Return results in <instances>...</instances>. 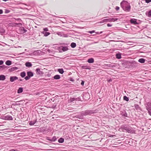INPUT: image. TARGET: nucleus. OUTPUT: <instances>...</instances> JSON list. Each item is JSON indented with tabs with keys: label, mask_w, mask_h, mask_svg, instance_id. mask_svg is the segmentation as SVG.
<instances>
[{
	"label": "nucleus",
	"mask_w": 151,
	"mask_h": 151,
	"mask_svg": "<svg viewBox=\"0 0 151 151\" xmlns=\"http://www.w3.org/2000/svg\"><path fill=\"white\" fill-rule=\"evenodd\" d=\"M1 69H5L7 68V66H6L4 65H3L2 66H1Z\"/></svg>",
	"instance_id": "79ce46f5"
},
{
	"label": "nucleus",
	"mask_w": 151,
	"mask_h": 151,
	"mask_svg": "<svg viewBox=\"0 0 151 151\" xmlns=\"http://www.w3.org/2000/svg\"><path fill=\"white\" fill-rule=\"evenodd\" d=\"M30 78V77L27 76L25 77L24 78L26 80H29Z\"/></svg>",
	"instance_id": "a19ab883"
},
{
	"label": "nucleus",
	"mask_w": 151,
	"mask_h": 151,
	"mask_svg": "<svg viewBox=\"0 0 151 151\" xmlns=\"http://www.w3.org/2000/svg\"><path fill=\"white\" fill-rule=\"evenodd\" d=\"M18 68L17 67H13L9 68L8 70L9 72H13L14 70H16L18 69Z\"/></svg>",
	"instance_id": "6e6552de"
},
{
	"label": "nucleus",
	"mask_w": 151,
	"mask_h": 151,
	"mask_svg": "<svg viewBox=\"0 0 151 151\" xmlns=\"http://www.w3.org/2000/svg\"><path fill=\"white\" fill-rule=\"evenodd\" d=\"M95 113V111L92 110H86L81 111V114L83 116L87 115H90L94 113Z\"/></svg>",
	"instance_id": "f03ea898"
},
{
	"label": "nucleus",
	"mask_w": 151,
	"mask_h": 151,
	"mask_svg": "<svg viewBox=\"0 0 151 151\" xmlns=\"http://www.w3.org/2000/svg\"><path fill=\"white\" fill-rule=\"evenodd\" d=\"M145 60L144 58H140L138 60V61L141 63H144L145 62Z\"/></svg>",
	"instance_id": "6ab92c4d"
},
{
	"label": "nucleus",
	"mask_w": 151,
	"mask_h": 151,
	"mask_svg": "<svg viewBox=\"0 0 151 151\" xmlns=\"http://www.w3.org/2000/svg\"><path fill=\"white\" fill-rule=\"evenodd\" d=\"M36 122L31 121L29 123V124L30 125H32L34 124Z\"/></svg>",
	"instance_id": "e433bc0d"
},
{
	"label": "nucleus",
	"mask_w": 151,
	"mask_h": 151,
	"mask_svg": "<svg viewBox=\"0 0 151 151\" xmlns=\"http://www.w3.org/2000/svg\"><path fill=\"white\" fill-rule=\"evenodd\" d=\"M38 68H37L36 70V71L37 73L38 72Z\"/></svg>",
	"instance_id": "4d7b16f0"
},
{
	"label": "nucleus",
	"mask_w": 151,
	"mask_h": 151,
	"mask_svg": "<svg viewBox=\"0 0 151 151\" xmlns=\"http://www.w3.org/2000/svg\"><path fill=\"white\" fill-rule=\"evenodd\" d=\"M123 99L127 101H128L129 100V98L126 96H124L123 97Z\"/></svg>",
	"instance_id": "f704fd0d"
},
{
	"label": "nucleus",
	"mask_w": 151,
	"mask_h": 151,
	"mask_svg": "<svg viewBox=\"0 0 151 151\" xmlns=\"http://www.w3.org/2000/svg\"><path fill=\"white\" fill-rule=\"evenodd\" d=\"M43 31L46 32L48 31V29L47 28H45L43 29Z\"/></svg>",
	"instance_id": "37998d69"
},
{
	"label": "nucleus",
	"mask_w": 151,
	"mask_h": 151,
	"mask_svg": "<svg viewBox=\"0 0 151 151\" xmlns=\"http://www.w3.org/2000/svg\"><path fill=\"white\" fill-rule=\"evenodd\" d=\"M53 78L54 79L57 80L60 79V76L59 75H55L54 77Z\"/></svg>",
	"instance_id": "412c9836"
},
{
	"label": "nucleus",
	"mask_w": 151,
	"mask_h": 151,
	"mask_svg": "<svg viewBox=\"0 0 151 151\" xmlns=\"http://www.w3.org/2000/svg\"><path fill=\"white\" fill-rule=\"evenodd\" d=\"M107 25L108 27H111L112 26V24L110 23L107 24Z\"/></svg>",
	"instance_id": "49530a36"
},
{
	"label": "nucleus",
	"mask_w": 151,
	"mask_h": 151,
	"mask_svg": "<svg viewBox=\"0 0 151 151\" xmlns=\"http://www.w3.org/2000/svg\"><path fill=\"white\" fill-rule=\"evenodd\" d=\"M50 75H51V74H48L47 75V76L48 77H50Z\"/></svg>",
	"instance_id": "5fc2aeb1"
},
{
	"label": "nucleus",
	"mask_w": 151,
	"mask_h": 151,
	"mask_svg": "<svg viewBox=\"0 0 151 151\" xmlns=\"http://www.w3.org/2000/svg\"><path fill=\"white\" fill-rule=\"evenodd\" d=\"M102 33V32H100V33H99V34H101Z\"/></svg>",
	"instance_id": "69168bd1"
},
{
	"label": "nucleus",
	"mask_w": 151,
	"mask_h": 151,
	"mask_svg": "<svg viewBox=\"0 0 151 151\" xmlns=\"http://www.w3.org/2000/svg\"><path fill=\"white\" fill-rule=\"evenodd\" d=\"M76 117L79 119H83V116L81 114L80 115H78L76 116Z\"/></svg>",
	"instance_id": "b1692460"
},
{
	"label": "nucleus",
	"mask_w": 151,
	"mask_h": 151,
	"mask_svg": "<svg viewBox=\"0 0 151 151\" xmlns=\"http://www.w3.org/2000/svg\"><path fill=\"white\" fill-rule=\"evenodd\" d=\"M121 114L123 116L127 117V114L125 111H122L121 112Z\"/></svg>",
	"instance_id": "ddd939ff"
},
{
	"label": "nucleus",
	"mask_w": 151,
	"mask_h": 151,
	"mask_svg": "<svg viewBox=\"0 0 151 151\" xmlns=\"http://www.w3.org/2000/svg\"><path fill=\"white\" fill-rule=\"evenodd\" d=\"M19 24H22L21 23H11L9 24V25L10 26L12 27H16L17 25Z\"/></svg>",
	"instance_id": "4468645a"
},
{
	"label": "nucleus",
	"mask_w": 151,
	"mask_h": 151,
	"mask_svg": "<svg viewBox=\"0 0 151 151\" xmlns=\"http://www.w3.org/2000/svg\"><path fill=\"white\" fill-rule=\"evenodd\" d=\"M5 64L7 65H10L12 64V61L9 60H7Z\"/></svg>",
	"instance_id": "aec40b11"
},
{
	"label": "nucleus",
	"mask_w": 151,
	"mask_h": 151,
	"mask_svg": "<svg viewBox=\"0 0 151 151\" xmlns=\"http://www.w3.org/2000/svg\"><path fill=\"white\" fill-rule=\"evenodd\" d=\"M145 14L147 16L151 18V10L146 12Z\"/></svg>",
	"instance_id": "f8f14e48"
},
{
	"label": "nucleus",
	"mask_w": 151,
	"mask_h": 151,
	"mask_svg": "<svg viewBox=\"0 0 151 151\" xmlns=\"http://www.w3.org/2000/svg\"><path fill=\"white\" fill-rule=\"evenodd\" d=\"M118 19L117 18H108L104 19L100 22V23H102L105 22H114L116 21Z\"/></svg>",
	"instance_id": "20e7f679"
},
{
	"label": "nucleus",
	"mask_w": 151,
	"mask_h": 151,
	"mask_svg": "<svg viewBox=\"0 0 151 151\" xmlns=\"http://www.w3.org/2000/svg\"><path fill=\"white\" fill-rule=\"evenodd\" d=\"M19 81H22V79H19Z\"/></svg>",
	"instance_id": "680f3d73"
},
{
	"label": "nucleus",
	"mask_w": 151,
	"mask_h": 151,
	"mask_svg": "<svg viewBox=\"0 0 151 151\" xmlns=\"http://www.w3.org/2000/svg\"><path fill=\"white\" fill-rule=\"evenodd\" d=\"M130 23L131 24H138V23L137 22V19H131L130 20Z\"/></svg>",
	"instance_id": "0eeeda50"
},
{
	"label": "nucleus",
	"mask_w": 151,
	"mask_h": 151,
	"mask_svg": "<svg viewBox=\"0 0 151 151\" xmlns=\"http://www.w3.org/2000/svg\"><path fill=\"white\" fill-rule=\"evenodd\" d=\"M116 58L119 59L121 58V56L120 53H117L116 54Z\"/></svg>",
	"instance_id": "a878e982"
},
{
	"label": "nucleus",
	"mask_w": 151,
	"mask_h": 151,
	"mask_svg": "<svg viewBox=\"0 0 151 151\" xmlns=\"http://www.w3.org/2000/svg\"><path fill=\"white\" fill-rule=\"evenodd\" d=\"M41 33L43 34L44 35V36L45 37H47L49 35H50V32H45L44 31H43Z\"/></svg>",
	"instance_id": "1a4fd4ad"
},
{
	"label": "nucleus",
	"mask_w": 151,
	"mask_h": 151,
	"mask_svg": "<svg viewBox=\"0 0 151 151\" xmlns=\"http://www.w3.org/2000/svg\"><path fill=\"white\" fill-rule=\"evenodd\" d=\"M70 81H73V79H71Z\"/></svg>",
	"instance_id": "0e129e2a"
},
{
	"label": "nucleus",
	"mask_w": 151,
	"mask_h": 151,
	"mask_svg": "<svg viewBox=\"0 0 151 151\" xmlns=\"http://www.w3.org/2000/svg\"><path fill=\"white\" fill-rule=\"evenodd\" d=\"M20 101H16V102H17V103H13L12 104V105H14V106H19L20 104V103H18V102Z\"/></svg>",
	"instance_id": "72a5a7b5"
},
{
	"label": "nucleus",
	"mask_w": 151,
	"mask_h": 151,
	"mask_svg": "<svg viewBox=\"0 0 151 151\" xmlns=\"http://www.w3.org/2000/svg\"><path fill=\"white\" fill-rule=\"evenodd\" d=\"M134 107L135 109L137 110L139 109L140 108L139 106L137 104H135L134 105Z\"/></svg>",
	"instance_id": "58836bf2"
},
{
	"label": "nucleus",
	"mask_w": 151,
	"mask_h": 151,
	"mask_svg": "<svg viewBox=\"0 0 151 151\" xmlns=\"http://www.w3.org/2000/svg\"><path fill=\"white\" fill-rule=\"evenodd\" d=\"M40 52H41V51L40 50H38V53Z\"/></svg>",
	"instance_id": "052dcab7"
},
{
	"label": "nucleus",
	"mask_w": 151,
	"mask_h": 151,
	"mask_svg": "<svg viewBox=\"0 0 151 151\" xmlns=\"http://www.w3.org/2000/svg\"><path fill=\"white\" fill-rule=\"evenodd\" d=\"M3 11L2 10L0 9V14H2Z\"/></svg>",
	"instance_id": "3c124183"
},
{
	"label": "nucleus",
	"mask_w": 151,
	"mask_h": 151,
	"mask_svg": "<svg viewBox=\"0 0 151 151\" xmlns=\"http://www.w3.org/2000/svg\"><path fill=\"white\" fill-rule=\"evenodd\" d=\"M3 119L4 120H13L12 117L11 116H6L3 117Z\"/></svg>",
	"instance_id": "39448f33"
},
{
	"label": "nucleus",
	"mask_w": 151,
	"mask_h": 151,
	"mask_svg": "<svg viewBox=\"0 0 151 151\" xmlns=\"http://www.w3.org/2000/svg\"><path fill=\"white\" fill-rule=\"evenodd\" d=\"M97 42H94L93 43H97Z\"/></svg>",
	"instance_id": "774afa93"
},
{
	"label": "nucleus",
	"mask_w": 151,
	"mask_h": 151,
	"mask_svg": "<svg viewBox=\"0 0 151 151\" xmlns=\"http://www.w3.org/2000/svg\"><path fill=\"white\" fill-rule=\"evenodd\" d=\"M38 73H39V74H40V73H39V72H40V69H38Z\"/></svg>",
	"instance_id": "6e6d98bb"
},
{
	"label": "nucleus",
	"mask_w": 151,
	"mask_h": 151,
	"mask_svg": "<svg viewBox=\"0 0 151 151\" xmlns=\"http://www.w3.org/2000/svg\"><path fill=\"white\" fill-rule=\"evenodd\" d=\"M78 99H79V98H70L69 100V102L70 103L74 101L77 100Z\"/></svg>",
	"instance_id": "9b49d317"
},
{
	"label": "nucleus",
	"mask_w": 151,
	"mask_h": 151,
	"mask_svg": "<svg viewBox=\"0 0 151 151\" xmlns=\"http://www.w3.org/2000/svg\"><path fill=\"white\" fill-rule=\"evenodd\" d=\"M56 137H53V138L52 139H48V140H50V141H55V140H56Z\"/></svg>",
	"instance_id": "c9c22d12"
},
{
	"label": "nucleus",
	"mask_w": 151,
	"mask_h": 151,
	"mask_svg": "<svg viewBox=\"0 0 151 151\" xmlns=\"http://www.w3.org/2000/svg\"><path fill=\"white\" fill-rule=\"evenodd\" d=\"M9 151H15V150H14L12 149V150H10Z\"/></svg>",
	"instance_id": "13d9d810"
},
{
	"label": "nucleus",
	"mask_w": 151,
	"mask_h": 151,
	"mask_svg": "<svg viewBox=\"0 0 151 151\" xmlns=\"http://www.w3.org/2000/svg\"><path fill=\"white\" fill-rule=\"evenodd\" d=\"M4 63V61L2 60H0V65H2Z\"/></svg>",
	"instance_id": "a18cd8bd"
},
{
	"label": "nucleus",
	"mask_w": 151,
	"mask_h": 151,
	"mask_svg": "<svg viewBox=\"0 0 151 151\" xmlns=\"http://www.w3.org/2000/svg\"><path fill=\"white\" fill-rule=\"evenodd\" d=\"M20 29L21 30H22L23 31V33H25L26 32H27V30L26 29H25V28L24 27H21Z\"/></svg>",
	"instance_id": "2f4dec72"
},
{
	"label": "nucleus",
	"mask_w": 151,
	"mask_h": 151,
	"mask_svg": "<svg viewBox=\"0 0 151 151\" xmlns=\"http://www.w3.org/2000/svg\"><path fill=\"white\" fill-rule=\"evenodd\" d=\"M145 2L147 3H149L150 2H151V0H145Z\"/></svg>",
	"instance_id": "c03bdc74"
},
{
	"label": "nucleus",
	"mask_w": 151,
	"mask_h": 151,
	"mask_svg": "<svg viewBox=\"0 0 151 151\" xmlns=\"http://www.w3.org/2000/svg\"><path fill=\"white\" fill-rule=\"evenodd\" d=\"M107 65L108 67L110 68H112L115 67V66L114 65H112L111 64H107Z\"/></svg>",
	"instance_id": "4c0bfd02"
},
{
	"label": "nucleus",
	"mask_w": 151,
	"mask_h": 151,
	"mask_svg": "<svg viewBox=\"0 0 151 151\" xmlns=\"http://www.w3.org/2000/svg\"><path fill=\"white\" fill-rule=\"evenodd\" d=\"M146 109L148 111V112L149 114L151 116V109L148 107H146Z\"/></svg>",
	"instance_id": "4be33fe9"
},
{
	"label": "nucleus",
	"mask_w": 151,
	"mask_h": 151,
	"mask_svg": "<svg viewBox=\"0 0 151 151\" xmlns=\"http://www.w3.org/2000/svg\"><path fill=\"white\" fill-rule=\"evenodd\" d=\"M3 0L4 1H8V0Z\"/></svg>",
	"instance_id": "e2e57ef3"
},
{
	"label": "nucleus",
	"mask_w": 151,
	"mask_h": 151,
	"mask_svg": "<svg viewBox=\"0 0 151 151\" xmlns=\"http://www.w3.org/2000/svg\"><path fill=\"white\" fill-rule=\"evenodd\" d=\"M38 109H39L40 110V109H42V108H38Z\"/></svg>",
	"instance_id": "338daca9"
},
{
	"label": "nucleus",
	"mask_w": 151,
	"mask_h": 151,
	"mask_svg": "<svg viewBox=\"0 0 151 151\" xmlns=\"http://www.w3.org/2000/svg\"><path fill=\"white\" fill-rule=\"evenodd\" d=\"M112 81V80L111 79H110L107 80V81L108 82H109L110 81Z\"/></svg>",
	"instance_id": "8fccbe9b"
},
{
	"label": "nucleus",
	"mask_w": 151,
	"mask_h": 151,
	"mask_svg": "<svg viewBox=\"0 0 151 151\" xmlns=\"http://www.w3.org/2000/svg\"><path fill=\"white\" fill-rule=\"evenodd\" d=\"M2 70V69L1 68V66H0V70Z\"/></svg>",
	"instance_id": "bf43d9fd"
},
{
	"label": "nucleus",
	"mask_w": 151,
	"mask_h": 151,
	"mask_svg": "<svg viewBox=\"0 0 151 151\" xmlns=\"http://www.w3.org/2000/svg\"><path fill=\"white\" fill-rule=\"evenodd\" d=\"M23 88L22 87L19 88L18 90L17 91V93H22L23 92Z\"/></svg>",
	"instance_id": "393cba45"
},
{
	"label": "nucleus",
	"mask_w": 151,
	"mask_h": 151,
	"mask_svg": "<svg viewBox=\"0 0 151 151\" xmlns=\"http://www.w3.org/2000/svg\"><path fill=\"white\" fill-rule=\"evenodd\" d=\"M18 79V78L16 76H11L10 78V80L11 82H13Z\"/></svg>",
	"instance_id": "423d86ee"
},
{
	"label": "nucleus",
	"mask_w": 151,
	"mask_h": 151,
	"mask_svg": "<svg viewBox=\"0 0 151 151\" xmlns=\"http://www.w3.org/2000/svg\"><path fill=\"white\" fill-rule=\"evenodd\" d=\"M84 84V81H82L81 83V85H83Z\"/></svg>",
	"instance_id": "603ef678"
},
{
	"label": "nucleus",
	"mask_w": 151,
	"mask_h": 151,
	"mask_svg": "<svg viewBox=\"0 0 151 151\" xmlns=\"http://www.w3.org/2000/svg\"><path fill=\"white\" fill-rule=\"evenodd\" d=\"M5 32V31L4 29L1 28L0 29V32L1 33H4Z\"/></svg>",
	"instance_id": "ea45409f"
},
{
	"label": "nucleus",
	"mask_w": 151,
	"mask_h": 151,
	"mask_svg": "<svg viewBox=\"0 0 151 151\" xmlns=\"http://www.w3.org/2000/svg\"><path fill=\"white\" fill-rule=\"evenodd\" d=\"M119 9V7L118 6H116L115 8V9L116 11H118Z\"/></svg>",
	"instance_id": "09e8293b"
},
{
	"label": "nucleus",
	"mask_w": 151,
	"mask_h": 151,
	"mask_svg": "<svg viewBox=\"0 0 151 151\" xmlns=\"http://www.w3.org/2000/svg\"><path fill=\"white\" fill-rule=\"evenodd\" d=\"M124 130H125L127 132L129 133H134L135 132V130L131 127H127L124 126L122 127Z\"/></svg>",
	"instance_id": "7ed1b4c3"
},
{
	"label": "nucleus",
	"mask_w": 151,
	"mask_h": 151,
	"mask_svg": "<svg viewBox=\"0 0 151 151\" xmlns=\"http://www.w3.org/2000/svg\"><path fill=\"white\" fill-rule=\"evenodd\" d=\"M27 76L30 77H32L33 76V73L31 72V71H27Z\"/></svg>",
	"instance_id": "a211bd4d"
},
{
	"label": "nucleus",
	"mask_w": 151,
	"mask_h": 151,
	"mask_svg": "<svg viewBox=\"0 0 151 151\" xmlns=\"http://www.w3.org/2000/svg\"><path fill=\"white\" fill-rule=\"evenodd\" d=\"M68 50V48L67 47H63L62 50L63 51H65L67 50Z\"/></svg>",
	"instance_id": "473e14b6"
},
{
	"label": "nucleus",
	"mask_w": 151,
	"mask_h": 151,
	"mask_svg": "<svg viewBox=\"0 0 151 151\" xmlns=\"http://www.w3.org/2000/svg\"><path fill=\"white\" fill-rule=\"evenodd\" d=\"M64 139L62 138H60L58 140V142L60 143H63L64 142Z\"/></svg>",
	"instance_id": "7c9ffc66"
},
{
	"label": "nucleus",
	"mask_w": 151,
	"mask_h": 151,
	"mask_svg": "<svg viewBox=\"0 0 151 151\" xmlns=\"http://www.w3.org/2000/svg\"><path fill=\"white\" fill-rule=\"evenodd\" d=\"M20 75L22 78H24L26 76V73L24 72H23L20 73Z\"/></svg>",
	"instance_id": "bb28decb"
},
{
	"label": "nucleus",
	"mask_w": 151,
	"mask_h": 151,
	"mask_svg": "<svg viewBox=\"0 0 151 151\" xmlns=\"http://www.w3.org/2000/svg\"><path fill=\"white\" fill-rule=\"evenodd\" d=\"M120 6L124 11L127 12L130 11L131 6L130 3L127 1L124 0H123L120 3Z\"/></svg>",
	"instance_id": "f257e3e1"
},
{
	"label": "nucleus",
	"mask_w": 151,
	"mask_h": 151,
	"mask_svg": "<svg viewBox=\"0 0 151 151\" xmlns=\"http://www.w3.org/2000/svg\"><path fill=\"white\" fill-rule=\"evenodd\" d=\"M87 62L89 63H93L94 62V59L93 58H89L88 59Z\"/></svg>",
	"instance_id": "dca6fc26"
},
{
	"label": "nucleus",
	"mask_w": 151,
	"mask_h": 151,
	"mask_svg": "<svg viewBox=\"0 0 151 151\" xmlns=\"http://www.w3.org/2000/svg\"><path fill=\"white\" fill-rule=\"evenodd\" d=\"M47 51L49 52H50L51 51L50 50H47Z\"/></svg>",
	"instance_id": "864d4df0"
},
{
	"label": "nucleus",
	"mask_w": 151,
	"mask_h": 151,
	"mask_svg": "<svg viewBox=\"0 0 151 151\" xmlns=\"http://www.w3.org/2000/svg\"><path fill=\"white\" fill-rule=\"evenodd\" d=\"M82 68L83 69L90 70L91 67L88 65H85L82 66Z\"/></svg>",
	"instance_id": "9d476101"
},
{
	"label": "nucleus",
	"mask_w": 151,
	"mask_h": 151,
	"mask_svg": "<svg viewBox=\"0 0 151 151\" xmlns=\"http://www.w3.org/2000/svg\"><path fill=\"white\" fill-rule=\"evenodd\" d=\"M25 65L27 67H31L32 66V63L29 62H27L25 63Z\"/></svg>",
	"instance_id": "f3484780"
},
{
	"label": "nucleus",
	"mask_w": 151,
	"mask_h": 151,
	"mask_svg": "<svg viewBox=\"0 0 151 151\" xmlns=\"http://www.w3.org/2000/svg\"><path fill=\"white\" fill-rule=\"evenodd\" d=\"M70 46L71 47L73 48H74L76 46V44L74 42H72Z\"/></svg>",
	"instance_id": "c85d7f7f"
},
{
	"label": "nucleus",
	"mask_w": 151,
	"mask_h": 151,
	"mask_svg": "<svg viewBox=\"0 0 151 151\" xmlns=\"http://www.w3.org/2000/svg\"><path fill=\"white\" fill-rule=\"evenodd\" d=\"M46 131L45 129H42L41 128H40L38 129V132H42L44 134L46 133Z\"/></svg>",
	"instance_id": "2eb2a0df"
},
{
	"label": "nucleus",
	"mask_w": 151,
	"mask_h": 151,
	"mask_svg": "<svg viewBox=\"0 0 151 151\" xmlns=\"http://www.w3.org/2000/svg\"><path fill=\"white\" fill-rule=\"evenodd\" d=\"M5 76L3 75H1L0 76V80L4 81L5 79Z\"/></svg>",
	"instance_id": "5701e85b"
},
{
	"label": "nucleus",
	"mask_w": 151,
	"mask_h": 151,
	"mask_svg": "<svg viewBox=\"0 0 151 151\" xmlns=\"http://www.w3.org/2000/svg\"><path fill=\"white\" fill-rule=\"evenodd\" d=\"M95 31L94 30H92L91 31H89L88 32V33H90L91 34H92Z\"/></svg>",
	"instance_id": "de8ad7c7"
},
{
	"label": "nucleus",
	"mask_w": 151,
	"mask_h": 151,
	"mask_svg": "<svg viewBox=\"0 0 151 151\" xmlns=\"http://www.w3.org/2000/svg\"><path fill=\"white\" fill-rule=\"evenodd\" d=\"M58 71L59 72V73L61 74L63 73L64 72V71L63 69H58Z\"/></svg>",
	"instance_id": "cd10ccee"
},
{
	"label": "nucleus",
	"mask_w": 151,
	"mask_h": 151,
	"mask_svg": "<svg viewBox=\"0 0 151 151\" xmlns=\"http://www.w3.org/2000/svg\"><path fill=\"white\" fill-rule=\"evenodd\" d=\"M147 106H146V108L147 107H148L149 108H151V101L150 102H148L147 103Z\"/></svg>",
	"instance_id": "c756f323"
}]
</instances>
